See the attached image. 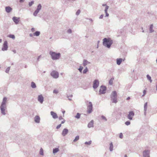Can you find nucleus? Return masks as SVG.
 Listing matches in <instances>:
<instances>
[{"mask_svg": "<svg viewBox=\"0 0 157 157\" xmlns=\"http://www.w3.org/2000/svg\"><path fill=\"white\" fill-rule=\"evenodd\" d=\"M7 101V98L6 97H4L3 98L2 102L0 106V109L1 113L3 115H6L7 109L6 102Z\"/></svg>", "mask_w": 157, "mask_h": 157, "instance_id": "nucleus-1", "label": "nucleus"}, {"mask_svg": "<svg viewBox=\"0 0 157 157\" xmlns=\"http://www.w3.org/2000/svg\"><path fill=\"white\" fill-rule=\"evenodd\" d=\"M103 45L105 47L110 48L113 43V40L110 38H105L103 39Z\"/></svg>", "mask_w": 157, "mask_h": 157, "instance_id": "nucleus-2", "label": "nucleus"}, {"mask_svg": "<svg viewBox=\"0 0 157 157\" xmlns=\"http://www.w3.org/2000/svg\"><path fill=\"white\" fill-rule=\"evenodd\" d=\"M49 54L51 56V58L53 60H58L61 57V54L59 52L56 53L52 51H50Z\"/></svg>", "mask_w": 157, "mask_h": 157, "instance_id": "nucleus-3", "label": "nucleus"}, {"mask_svg": "<svg viewBox=\"0 0 157 157\" xmlns=\"http://www.w3.org/2000/svg\"><path fill=\"white\" fill-rule=\"evenodd\" d=\"M110 100L113 103H116L117 102V95L115 91H113L110 95Z\"/></svg>", "mask_w": 157, "mask_h": 157, "instance_id": "nucleus-4", "label": "nucleus"}, {"mask_svg": "<svg viewBox=\"0 0 157 157\" xmlns=\"http://www.w3.org/2000/svg\"><path fill=\"white\" fill-rule=\"evenodd\" d=\"M41 7L42 6L40 4L38 5L36 10L33 13V15L34 16L36 17L37 16V14L39 13L40 11L41 10Z\"/></svg>", "mask_w": 157, "mask_h": 157, "instance_id": "nucleus-5", "label": "nucleus"}, {"mask_svg": "<svg viewBox=\"0 0 157 157\" xmlns=\"http://www.w3.org/2000/svg\"><path fill=\"white\" fill-rule=\"evenodd\" d=\"M8 49V42L7 41H5L3 45L2 48V51H6Z\"/></svg>", "mask_w": 157, "mask_h": 157, "instance_id": "nucleus-6", "label": "nucleus"}, {"mask_svg": "<svg viewBox=\"0 0 157 157\" xmlns=\"http://www.w3.org/2000/svg\"><path fill=\"white\" fill-rule=\"evenodd\" d=\"M89 105L87 106V112L88 113H90L93 110V105L91 102H89Z\"/></svg>", "mask_w": 157, "mask_h": 157, "instance_id": "nucleus-7", "label": "nucleus"}, {"mask_svg": "<svg viewBox=\"0 0 157 157\" xmlns=\"http://www.w3.org/2000/svg\"><path fill=\"white\" fill-rule=\"evenodd\" d=\"M51 75L55 78H57L59 77V74L58 72L56 71H53L51 73Z\"/></svg>", "mask_w": 157, "mask_h": 157, "instance_id": "nucleus-8", "label": "nucleus"}, {"mask_svg": "<svg viewBox=\"0 0 157 157\" xmlns=\"http://www.w3.org/2000/svg\"><path fill=\"white\" fill-rule=\"evenodd\" d=\"M99 85V81L98 79L95 80L93 82V88L96 89L98 87Z\"/></svg>", "mask_w": 157, "mask_h": 157, "instance_id": "nucleus-9", "label": "nucleus"}, {"mask_svg": "<svg viewBox=\"0 0 157 157\" xmlns=\"http://www.w3.org/2000/svg\"><path fill=\"white\" fill-rule=\"evenodd\" d=\"M134 115V112L132 111H130L127 116V118L130 120H132Z\"/></svg>", "mask_w": 157, "mask_h": 157, "instance_id": "nucleus-10", "label": "nucleus"}, {"mask_svg": "<svg viewBox=\"0 0 157 157\" xmlns=\"http://www.w3.org/2000/svg\"><path fill=\"white\" fill-rule=\"evenodd\" d=\"M106 90V88L105 86H101L99 90L100 94H104L105 93V91Z\"/></svg>", "mask_w": 157, "mask_h": 157, "instance_id": "nucleus-11", "label": "nucleus"}, {"mask_svg": "<svg viewBox=\"0 0 157 157\" xmlns=\"http://www.w3.org/2000/svg\"><path fill=\"white\" fill-rule=\"evenodd\" d=\"M143 157H150V151L148 150H145L143 152Z\"/></svg>", "mask_w": 157, "mask_h": 157, "instance_id": "nucleus-12", "label": "nucleus"}, {"mask_svg": "<svg viewBox=\"0 0 157 157\" xmlns=\"http://www.w3.org/2000/svg\"><path fill=\"white\" fill-rule=\"evenodd\" d=\"M90 64V63L86 59H84L83 60V65L85 67V69H87V66H89Z\"/></svg>", "mask_w": 157, "mask_h": 157, "instance_id": "nucleus-13", "label": "nucleus"}, {"mask_svg": "<svg viewBox=\"0 0 157 157\" xmlns=\"http://www.w3.org/2000/svg\"><path fill=\"white\" fill-rule=\"evenodd\" d=\"M44 98L42 94L39 95L38 97V100L41 103H42L44 101Z\"/></svg>", "mask_w": 157, "mask_h": 157, "instance_id": "nucleus-14", "label": "nucleus"}, {"mask_svg": "<svg viewBox=\"0 0 157 157\" xmlns=\"http://www.w3.org/2000/svg\"><path fill=\"white\" fill-rule=\"evenodd\" d=\"M19 19V17H13L12 18L13 20L16 24H17L19 23L20 21Z\"/></svg>", "mask_w": 157, "mask_h": 157, "instance_id": "nucleus-15", "label": "nucleus"}, {"mask_svg": "<svg viewBox=\"0 0 157 157\" xmlns=\"http://www.w3.org/2000/svg\"><path fill=\"white\" fill-rule=\"evenodd\" d=\"M34 120L35 122L39 123L40 122V118L39 116L36 115L34 117Z\"/></svg>", "mask_w": 157, "mask_h": 157, "instance_id": "nucleus-16", "label": "nucleus"}, {"mask_svg": "<svg viewBox=\"0 0 157 157\" xmlns=\"http://www.w3.org/2000/svg\"><path fill=\"white\" fill-rule=\"evenodd\" d=\"M68 130L67 128H64L62 131V135L63 136H65L68 133Z\"/></svg>", "mask_w": 157, "mask_h": 157, "instance_id": "nucleus-17", "label": "nucleus"}, {"mask_svg": "<svg viewBox=\"0 0 157 157\" xmlns=\"http://www.w3.org/2000/svg\"><path fill=\"white\" fill-rule=\"evenodd\" d=\"M5 10L7 13H9L12 10V8L9 6L5 7Z\"/></svg>", "mask_w": 157, "mask_h": 157, "instance_id": "nucleus-18", "label": "nucleus"}, {"mask_svg": "<svg viewBox=\"0 0 157 157\" xmlns=\"http://www.w3.org/2000/svg\"><path fill=\"white\" fill-rule=\"evenodd\" d=\"M51 115L52 116L54 119H56L58 118L57 114L53 111H51L50 112Z\"/></svg>", "mask_w": 157, "mask_h": 157, "instance_id": "nucleus-19", "label": "nucleus"}, {"mask_svg": "<svg viewBox=\"0 0 157 157\" xmlns=\"http://www.w3.org/2000/svg\"><path fill=\"white\" fill-rule=\"evenodd\" d=\"M87 126L89 128L94 127V121L93 120L91 121L89 123Z\"/></svg>", "mask_w": 157, "mask_h": 157, "instance_id": "nucleus-20", "label": "nucleus"}, {"mask_svg": "<svg viewBox=\"0 0 157 157\" xmlns=\"http://www.w3.org/2000/svg\"><path fill=\"white\" fill-rule=\"evenodd\" d=\"M123 59L121 58H118L117 59V63L118 65H120Z\"/></svg>", "mask_w": 157, "mask_h": 157, "instance_id": "nucleus-21", "label": "nucleus"}, {"mask_svg": "<svg viewBox=\"0 0 157 157\" xmlns=\"http://www.w3.org/2000/svg\"><path fill=\"white\" fill-rule=\"evenodd\" d=\"M153 24H151L150 27L149 31L150 33H152L154 31V30L153 29Z\"/></svg>", "mask_w": 157, "mask_h": 157, "instance_id": "nucleus-22", "label": "nucleus"}, {"mask_svg": "<svg viewBox=\"0 0 157 157\" xmlns=\"http://www.w3.org/2000/svg\"><path fill=\"white\" fill-rule=\"evenodd\" d=\"M31 86L33 88H35L36 87V84L33 82H31Z\"/></svg>", "mask_w": 157, "mask_h": 157, "instance_id": "nucleus-23", "label": "nucleus"}, {"mask_svg": "<svg viewBox=\"0 0 157 157\" xmlns=\"http://www.w3.org/2000/svg\"><path fill=\"white\" fill-rule=\"evenodd\" d=\"M40 32L39 31H37L33 33V35L34 36H38L40 35Z\"/></svg>", "mask_w": 157, "mask_h": 157, "instance_id": "nucleus-24", "label": "nucleus"}, {"mask_svg": "<svg viewBox=\"0 0 157 157\" xmlns=\"http://www.w3.org/2000/svg\"><path fill=\"white\" fill-rule=\"evenodd\" d=\"M59 151V149L58 148H56L53 149V153L55 154L57 153Z\"/></svg>", "mask_w": 157, "mask_h": 157, "instance_id": "nucleus-25", "label": "nucleus"}, {"mask_svg": "<svg viewBox=\"0 0 157 157\" xmlns=\"http://www.w3.org/2000/svg\"><path fill=\"white\" fill-rule=\"evenodd\" d=\"M113 145L112 144V143L111 142L110 144V147H109V150L110 151H113Z\"/></svg>", "mask_w": 157, "mask_h": 157, "instance_id": "nucleus-26", "label": "nucleus"}, {"mask_svg": "<svg viewBox=\"0 0 157 157\" xmlns=\"http://www.w3.org/2000/svg\"><path fill=\"white\" fill-rule=\"evenodd\" d=\"M34 3V1H32L30 2H29V7H31L33 4Z\"/></svg>", "mask_w": 157, "mask_h": 157, "instance_id": "nucleus-27", "label": "nucleus"}, {"mask_svg": "<svg viewBox=\"0 0 157 157\" xmlns=\"http://www.w3.org/2000/svg\"><path fill=\"white\" fill-rule=\"evenodd\" d=\"M114 79V78H111L109 80V84L111 85L113 84V82Z\"/></svg>", "mask_w": 157, "mask_h": 157, "instance_id": "nucleus-28", "label": "nucleus"}, {"mask_svg": "<svg viewBox=\"0 0 157 157\" xmlns=\"http://www.w3.org/2000/svg\"><path fill=\"white\" fill-rule=\"evenodd\" d=\"M81 116L80 113H77L76 114V115L75 117L76 118L78 119L80 118Z\"/></svg>", "mask_w": 157, "mask_h": 157, "instance_id": "nucleus-29", "label": "nucleus"}, {"mask_svg": "<svg viewBox=\"0 0 157 157\" xmlns=\"http://www.w3.org/2000/svg\"><path fill=\"white\" fill-rule=\"evenodd\" d=\"M147 79L149 80L150 82H152V80L151 79V76L148 75H147Z\"/></svg>", "mask_w": 157, "mask_h": 157, "instance_id": "nucleus-30", "label": "nucleus"}, {"mask_svg": "<svg viewBox=\"0 0 157 157\" xmlns=\"http://www.w3.org/2000/svg\"><path fill=\"white\" fill-rule=\"evenodd\" d=\"M147 102H146L145 103V104L144 105V110H145V111H147Z\"/></svg>", "mask_w": 157, "mask_h": 157, "instance_id": "nucleus-31", "label": "nucleus"}, {"mask_svg": "<svg viewBox=\"0 0 157 157\" xmlns=\"http://www.w3.org/2000/svg\"><path fill=\"white\" fill-rule=\"evenodd\" d=\"M7 36L10 38H11L13 39H15V38L14 35H13V34L9 35L8 36Z\"/></svg>", "mask_w": 157, "mask_h": 157, "instance_id": "nucleus-32", "label": "nucleus"}, {"mask_svg": "<svg viewBox=\"0 0 157 157\" xmlns=\"http://www.w3.org/2000/svg\"><path fill=\"white\" fill-rule=\"evenodd\" d=\"M40 155H44V152H43V149L41 148L40 149Z\"/></svg>", "mask_w": 157, "mask_h": 157, "instance_id": "nucleus-33", "label": "nucleus"}, {"mask_svg": "<svg viewBox=\"0 0 157 157\" xmlns=\"http://www.w3.org/2000/svg\"><path fill=\"white\" fill-rule=\"evenodd\" d=\"M79 136H76L75 137V139H74V140L73 142H75L76 141H77L78 140H79Z\"/></svg>", "mask_w": 157, "mask_h": 157, "instance_id": "nucleus-34", "label": "nucleus"}, {"mask_svg": "<svg viewBox=\"0 0 157 157\" xmlns=\"http://www.w3.org/2000/svg\"><path fill=\"white\" fill-rule=\"evenodd\" d=\"M91 143H92L91 140H90L89 142H86L85 143V144L86 145H90V144H91Z\"/></svg>", "mask_w": 157, "mask_h": 157, "instance_id": "nucleus-35", "label": "nucleus"}, {"mask_svg": "<svg viewBox=\"0 0 157 157\" xmlns=\"http://www.w3.org/2000/svg\"><path fill=\"white\" fill-rule=\"evenodd\" d=\"M109 8V6H106L105 7V9L104 10L105 12H107Z\"/></svg>", "mask_w": 157, "mask_h": 157, "instance_id": "nucleus-36", "label": "nucleus"}, {"mask_svg": "<svg viewBox=\"0 0 157 157\" xmlns=\"http://www.w3.org/2000/svg\"><path fill=\"white\" fill-rule=\"evenodd\" d=\"M80 10H77V11L76 13V15L78 16V15H79L80 14Z\"/></svg>", "mask_w": 157, "mask_h": 157, "instance_id": "nucleus-37", "label": "nucleus"}, {"mask_svg": "<svg viewBox=\"0 0 157 157\" xmlns=\"http://www.w3.org/2000/svg\"><path fill=\"white\" fill-rule=\"evenodd\" d=\"M101 118L103 120H104L105 121H107L106 118L103 115H102L101 116Z\"/></svg>", "mask_w": 157, "mask_h": 157, "instance_id": "nucleus-38", "label": "nucleus"}, {"mask_svg": "<svg viewBox=\"0 0 157 157\" xmlns=\"http://www.w3.org/2000/svg\"><path fill=\"white\" fill-rule=\"evenodd\" d=\"M59 93V91L56 90H54L53 91V93L56 94H57Z\"/></svg>", "mask_w": 157, "mask_h": 157, "instance_id": "nucleus-39", "label": "nucleus"}, {"mask_svg": "<svg viewBox=\"0 0 157 157\" xmlns=\"http://www.w3.org/2000/svg\"><path fill=\"white\" fill-rule=\"evenodd\" d=\"M67 33H68L71 34L72 33V31L71 29H69L67 31Z\"/></svg>", "mask_w": 157, "mask_h": 157, "instance_id": "nucleus-40", "label": "nucleus"}, {"mask_svg": "<svg viewBox=\"0 0 157 157\" xmlns=\"http://www.w3.org/2000/svg\"><path fill=\"white\" fill-rule=\"evenodd\" d=\"M125 124L127 125H129L130 124V122L129 121H126L125 123Z\"/></svg>", "mask_w": 157, "mask_h": 157, "instance_id": "nucleus-41", "label": "nucleus"}, {"mask_svg": "<svg viewBox=\"0 0 157 157\" xmlns=\"http://www.w3.org/2000/svg\"><path fill=\"white\" fill-rule=\"evenodd\" d=\"M88 71V69H84V70L82 71V73L83 74H86Z\"/></svg>", "mask_w": 157, "mask_h": 157, "instance_id": "nucleus-42", "label": "nucleus"}, {"mask_svg": "<svg viewBox=\"0 0 157 157\" xmlns=\"http://www.w3.org/2000/svg\"><path fill=\"white\" fill-rule=\"evenodd\" d=\"M146 90H144L143 91V94L142 95V96H144L146 94Z\"/></svg>", "mask_w": 157, "mask_h": 157, "instance_id": "nucleus-43", "label": "nucleus"}, {"mask_svg": "<svg viewBox=\"0 0 157 157\" xmlns=\"http://www.w3.org/2000/svg\"><path fill=\"white\" fill-rule=\"evenodd\" d=\"M61 126V124H60L57 126L56 128L57 129H59Z\"/></svg>", "mask_w": 157, "mask_h": 157, "instance_id": "nucleus-44", "label": "nucleus"}, {"mask_svg": "<svg viewBox=\"0 0 157 157\" xmlns=\"http://www.w3.org/2000/svg\"><path fill=\"white\" fill-rule=\"evenodd\" d=\"M119 137L120 138L122 139L123 138V134L122 133H121L120 134Z\"/></svg>", "mask_w": 157, "mask_h": 157, "instance_id": "nucleus-45", "label": "nucleus"}, {"mask_svg": "<svg viewBox=\"0 0 157 157\" xmlns=\"http://www.w3.org/2000/svg\"><path fill=\"white\" fill-rule=\"evenodd\" d=\"M105 17H108L109 16V14L107 13V12H105Z\"/></svg>", "mask_w": 157, "mask_h": 157, "instance_id": "nucleus-46", "label": "nucleus"}, {"mask_svg": "<svg viewBox=\"0 0 157 157\" xmlns=\"http://www.w3.org/2000/svg\"><path fill=\"white\" fill-rule=\"evenodd\" d=\"M59 120H63V119L62 116H59Z\"/></svg>", "mask_w": 157, "mask_h": 157, "instance_id": "nucleus-47", "label": "nucleus"}, {"mask_svg": "<svg viewBox=\"0 0 157 157\" xmlns=\"http://www.w3.org/2000/svg\"><path fill=\"white\" fill-rule=\"evenodd\" d=\"M103 16H104V15L103 14L101 15V16H100V17H99V19H102L103 18Z\"/></svg>", "mask_w": 157, "mask_h": 157, "instance_id": "nucleus-48", "label": "nucleus"}, {"mask_svg": "<svg viewBox=\"0 0 157 157\" xmlns=\"http://www.w3.org/2000/svg\"><path fill=\"white\" fill-rule=\"evenodd\" d=\"M73 97V95L72 94L70 95H67V97L69 98V97L72 98Z\"/></svg>", "mask_w": 157, "mask_h": 157, "instance_id": "nucleus-49", "label": "nucleus"}, {"mask_svg": "<svg viewBox=\"0 0 157 157\" xmlns=\"http://www.w3.org/2000/svg\"><path fill=\"white\" fill-rule=\"evenodd\" d=\"M10 69H6L5 72L6 73H8Z\"/></svg>", "mask_w": 157, "mask_h": 157, "instance_id": "nucleus-50", "label": "nucleus"}, {"mask_svg": "<svg viewBox=\"0 0 157 157\" xmlns=\"http://www.w3.org/2000/svg\"><path fill=\"white\" fill-rule=\"evenodd\" d=\"M65 122V120L64 119L63 120V121H62L61 124H63Z\"/></svg>", "mask_w": 157, "mask_h": 157, "instance_id": "nucleus-51", "label": "nucleus"}, {"mask_svg": "<svg viewBox=\"0 0 157 157\" xmlns=\"http://www.w3.org/2000/svg\"><path fill=\"white\" fill-rule=\"evenodd\" d=\"M86 19H88L91 22H93V20L91 18H89L88 19V18H86Z\"/></svg>", "mask_w": 157, "mask_h": 157, "instance_id": "nucleus-52", "label": "nucleus"}, {"mask_svg": "<svg viewBox=\"0 0 157 157\" xmlns=\"http://www.w3.org/2000/svg\"><path fill=\"white\" fill-rule=\"evenodd\" d=\"M31 31L32 32H34L35 31V29L34 28H32L31 29Z\"/></svg>", "mask_w": 157, "mask_h": 157, "instance_id": "nucleus-53", "label": "nucleus"}, {"mask_svg": "<svg viewBox=\"0 0 157 157\" xmlns=\"http://www.w3.org/2000/svg\"><path fill=\"white\" fill-rule=\"evenodd\" d=\"M25 0H19V2L20 3L23 2H24Z\"/></svg>", "mask_w": 157, "mask_h": 157, "instance_id": "nucleus-54", "label": "nucleus"}, {"mask_svg": "<svg viewBox=\"0 0 157 157\" xmlns=\"http://www.w3.org/2000/svg\"><path fill=\"white\" fill-rule=\"evenodd\" d=\"M78 70H79V72L81 73H82V70L83 69H78Z\"/></svg>", "mask_w": 157, "mask_h": 157, "instance_id": "nucleus-55", "label": "nucleus"}, {"mask_svg": "<svg viewBox=\"0 0 157 157\" xmlns=\"http://www.w3.org/2000/svg\"><path fill=\"white\" fill-rule=\"evenodd\" d=\"M40 56H39L38 58H37V60L38 61L39 60V59H40Z\"/></svg>", "mask_w": 157, "mask_h": 157, "instance_id": "nucleus-56", "label": "nucleus"}, {"mask_svg": "<svg viewBox=\"0 0 157 157\" xmlns=\"http://www.w3.org/2000/svg\"><path fill=\"white\" fill-rule=\"evenodd\" d=\"M144 111V115L145 116H146V111Z\"/></svg>", "mask_w": 157, "mask_h": 157, "instance_id": "nucleus-57", "label": "nucleus"}, {"mask_svg": "<svg viewBox=\"0 0 157 157\" xmlns=\"http://www.w3.org/2000/svg\"><path fill=\"white\" fill-rule=\"evenodd\" d=\"M33 34H32L30 33V34H29V36H30V37H32V36H33Z\"/></svg>", "mask_w": 157, "mask_h": 157, "instance_id": "nucleus-58", "label": "nucleus"}, {"mask_svg": "<svg viewBox=\"0 0 157 157\" xmlns=\"http://www.w3.org/2000/svg\"><path fill=\"white\" fill-rule=\"evenodd\" d=\"M83 67L82 66H80L78 69H83Z\"/></svg>", "mask_w": 157, "mask_h": 157, "instance_id": "nucleus-59", "label": "nucleus"}, {"mask_svg": "<svg viewBox=\"0 0 157 157\" xmlns=\"http://www.w3.org/2000/svg\"><path fill=\"white\" fill-rule=\"evenodd\" d=\"M102 6H105V7L106 6H107V5H106V4H103L102 5Z\"/></svg>", "mask_w": 157, "mask_h": 157, "instance_id": "nucleus-60", "label": "nucleus"}, {"mask_svg": "<svg viewBox=\"0 0 157 157\" xmlns=\"http://www.w3.org/2000/svg\"><path fill=\"white\" fill-rule=\"evenodd\" d=\"M130 97H128V98H127L126 99H127V100H128L130 99Z\"/></svg>", "mask_w": 157, "mask_h": 157, "instance_id": "nucleus-61", "label": "nucleus"}, {"mask_svg": "<svg viewBox=\"0 0 157 157\" xmlns=\"http://www.w3.org/2000/svg\"><path fill=\"white\" fill-rule=\"evenodd\" d=\"M13 52L14 53H16V51L15 50H14L13 51Z\"/></svg>", "mask_w": 157, "mask_h": 157, "instance_id": "nucleus-62", "label": "nucleus"}, {"mask_svg": "<svg viewBox=\"0 0 157 157\" xmlns=\"http://www.w3.org/2000/svg\"><path fill=\"white\" fill-rule=\"evenodd\" d=\"M65 112V111H63L62 112L63 113V116H64V113Z\"/></svg>", "mask_w": 157, "mask_h": 157, "instance_id": "nucleus-63", "label": "nucleus"}, {"mask_svg": "<svg viewBox=\"0 0 157 157\" xmlns=\"http://www.w3.org/2000/svg\"><path fill=\"white\" fill-rule=\"evenodd\" d=\"M124 157H127V156L126 155H124Z\"/></svg>", "mask_w": 157, "mask_h": 157, "instance_id": "nucleus-64", "label": "nucleus"}]
</instances>
